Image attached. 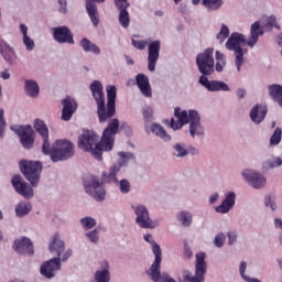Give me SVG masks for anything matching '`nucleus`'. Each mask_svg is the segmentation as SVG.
I'll use <instances>...</instances> for the list:
<instances>
[{"mask_svg": "<svg viewBox=\"0 0 282 282\" xmlns=\"http://www.w3.org/2000/svg\"><path fill=\"white\" fill-rule=\"evenodd\" d=\"M120 131V121L111 119L104 130L101 140L94 131H84L78 138V147L82 151L90 153L95 160H102V151H111L116 134Z\"/></svg>", "mask_w": 282, "mask_h": 282, "instance_id": "1", "label": "nucleus"}, {"mask_svg": "<svg viewBox=\"0 0 282 282\" xmlns=\"http://www.w3.org/2000/svg\"><path fill=\"white\" fill-rule=\"evenodd\" d=\"M215 50L206 48L204 52L197 54L196 65L202 76L198 79L199 85L205 87L208 91H231L230 86L226 82L209 80L207 76L215 74Z\"/></svg>", "mask_w": 282, "mask_h": 282, "instance_id": "2", "label": "nucleus"}, {"mask_svg": "<svg viewBox=\"0 0 282 282\" xmlns=\"http://www.w3.org/2000/svg\"><path fill=\"white\" fill-rule=\"evenodd\" d=\"M185 124H188V133L192 140H203L206 137V129L202 124V116H199L197 110H182L180 107L174 108V118L170 120L171 129L173 131H180Z\"/></svg>", "mask_w": 282, "mask_h": 282, "instance_id": "3", "label": "nucleus"}, {"mask_svg": "<svg viewBox=\"0 0 282 282\" xmlns=\"http://www.w3.org/2000/svg\"><path fill=\"white\" fill-rule=\"evenodd\" d=\"M44 155H50L52 162H65L72 160V156L76 153L74 150V143L67 139L56 140L52 145L50 142L46 148H42Z\"/></svg>", "mask_w": 282, "mask_h": 282, "instance_id": "4", "label": "nucleus"}, {"mask_svg": "<svg viewBox=\"0 0 282 282\" xmlns=\"http://www.w3.org/2000/svg\"><path fill=\"white\" fill-rule=\"evenodd\" d=\"M243 45H248V39L239 32L231 33L225 43L226 50L234 52L237 72H241V67L243 66V63H246L243 55L248 54V51L243 50Z\"/></svg>", "mask_w": 282, "mask_h": 282, "instance_id": "5", "label": "nucleus"}, {"mask_svg": "<svg viewBox=\"0 0 282 282\" xmlns=\"http://www.w3.org/2000/svg\"><path fill=\"white\" fill-rule=\"evenodd\" d=\"M208 270V264L206 263V253L198 252L195 256V272L185 270L178 278L180 282H204V276Z\"/></svg>", "mask_w": 282, "mask_h": 282, "instance_id": "6", "label": "nucleus"}, {"mask_svg": "<svg viewBox=\"0 0 282 282\" xmlns=\"http://www.w3.org/2000/svg\"><path fill=\"white\" fill-rule=\"evenodd\" d=\"M131 209L134 213V223L139 228L155 230V228H160V219L151 218V214L149 213V208L143 204L132 205Z\"/></svg>", "mask_w": 282, "mask_h": 282, "instance_id": "7", "label": "nucleus"}, {"mask_svg": "<svg viewBox=\"0 0 282 282\" xmlns=\"http://www.w3.org/2000/svg\"><path fill=\"white\" fill-rule=\"evenodd\" d=\"M143 240L150 243L151 251L154 254V261L150 267L149 276L151 281H158L160 279V268H162V248L155 242L151 234L143 235Z\"/></svg>", "mask_w": 282, "mask_h": 282, "instance_id": "8", "label": "nucleus"}, {"mask_svg": "<svg viewBox=\"0 0 282 282\" xmlns=\"http://www.w3.org/2000/svg\"><path fill=\"white\" fill-rule=\"evenodd\" d=\"M21 173H23L24 177L30 182L33 188L39 186V182H41V173L43 171V165L39 161H22L20 163Z\"/></svg>", "mask_w": 282, "mask_h": 282, "instance_id": "9", "label": "nucleus"}, {"mask_svg": "<svg viewBox=\"0 0 282 282\" xmlns=\"http://www.w3.org/2000/svg\"><path fill=\"white\" fill-rule=\"evenodd\" d=\"M48 252L53 259H61L63 263L69 261L72 249H65V241L58 234H55L48 243Z\"/></svg>", "mask_w": 282, "mask_h": 282, "instance_id": "10", "label": "nucleus"}, {"mask_svg": "<svg viewBox=\"0 0 282 282\" xmlns=\"http://www.w3.org/2000/svg\"><path fill=\"white\" fill-rule=\"evenodd\" d=\"M240 175L251 188H254L256 191H261L262 188H265L268 184V178L265 175L261 174V172L254 170V169H243L240 172Z\"/></svg>", "mask_w": 282, "mask_h": 282, "instance_id": "11", "label": "nucleus"}, {"mask_svg": "<svg viewBox=\"0 0 282 282\" xmlns=\"http://www.w3.org/2000/svg\"><path fill=\"white\" fill-rule=\"evenodd\" d=\"M117 155H118L117 162L113 163L108 170V173H110L111 182H116V175H118V173H120L122 169L127 166H131L132 164H135L134 153L119 151Z\"/></svg>", "mask_w": 282, "mask_h": 282, "instance_id": "12", "label": "nucleus"}, {"mask_svg": "<svg viewBox=\"0 0 282 282\" xmlns=\"http://www.w3.org/2000/svg\"><path fill=\"white\" fill-rule=\"evenodd\" d=\"M89 89L91 96L97 104V113L99 120H105V90L100 80H93Z\"/></svg>", "mask_w": 282, "mask_h": 282, "instance_id": "13", "label": "nucleus"}, {"mask_svg": "<svg viewBox=\"0 0 282 282\" xmlns=\"http://www.w3.org/2000/svg\"><path fill=\"white\" fill-rule=\"evenodd\" d=\"M63 268V262L61 258H51L50 260L44 261L40 267V274L44 279H55L56 274L61 272Z\"/></svg>", "mask_w": 282, "mask_h": 282, "instance_id": "14", "label": "nucleus"}, {"mask_svg": "<svg viewBox=\"0 0 282 282\" xmlns=\"http://www.w3.org/2000/svg\"><path fill=\"white\" fill-rule=\"evenodd\" d=\"M10 129L19 135L24 149H32V144H34V129L31 126H11Z\"/></svg>", "mask_w": 282, "mask_h": 282, "instance_id": "15", "label": "nucleus"}, {"mask_svg": "<svg viewBox=\"0 0 282 282\" xmlns=\"http://www.w3.org/2000/svg\"><path fill=\"white\" fill-rule=\"evenodd\" d=\"M106 91H107V105L105 106L104 120H99L100 123L109 122V120H111V118L116 116V96H117L116 86L108 85L106 87Z\"/></svg>", "mask_w": 282, "mask_h": 282, "instance_id": "16", "label": "nucleus"}, {"mask_svg": "<svg viewBox=\"0 0 282 282\" xmlns=\"http://www.w3.org/2000/svg\"><path fill=\"white\" fill-rule=\"evenodd\" d=\"M85 191L90 197L96 199V202H102V199H105V185H102L96 176L90 177V180L85 183Z\"/></svg>", "mask_w": 282, "mask_h": 282, "instance_id": "17", "label": "nucleus"}, {"mask_svg": "<svg viewBox=\"0 0 282 282\" xmlns=\"http://www.w3.org/2000/svg\"><path fill=\"white\" fill-rule=\"evenodd\" d=\"M11 184L18 195H22V197H24L25 199L34 197V189H32V186H30V184L23 181V177H21V175H13Z\"/></svg>", "mask_w": 282, "mask_h": 282, "instance_id": "18", "label": "nucleus"}, {"mask_svg": "<svg viewBox=\"0 0 282 282\" xmlns=\"http://www.w3.org/2000/svg\"><path fill=\"white\" fill-rule=\"evenodd\" d=\"M162 47V42L155 40L149 44L148 47V69L149 72H154L158 66V61L160 59V48Z\"/></svg>", "mask_w": 282, "mask_h": 282, "instance_id": "19", "label": "nucleus"}, {"mask_svg": "<svg viewBox=\"0 0 282 282\" xmlns=\"http://www.w3.org/2000/svg\"><path fill=\"white\" fill-rule=\"evenodd\" d=\"M13 250L18 254H25L26 257L34 256V245L28 237H20L13 241Z\"/></svg>", "mask_w": 282, "mask_h": 282, "instance_id": "20", "label": "nucleus"}, {"mask_svg": "<svg viewBox=\"0 0 282 282\" xmlns=\"http://www.w3.org/2000/svg\"><path fill=\"white\" fill-rule=\"evenodd\" d=\"M53 39L56 41V43L68 45H74V34L72 33V30H69V26H56L53 28Z\"/></svg>", "mask_w": 282, "mask_h": 282, "instance_id": "21", "label": "nucleus"}, {"mask_svg": "<svg viewBox=\"0 0 282 282\" xmlns=\"http://www.w3.org/2000/svg\"><path fill=\"white\" fill-rule=\"evenodd\" d=\"M235 204H237V193L229 191L225 194L221 204L214 207V210L220 215H228L235 208Z\"/></svg>", "mask_w": 282, "mask_h": 282, "instance_id": "22", "label": "nucleus"}, {"mask_svg": "<svg viewBox=\"0 0 282 282\" xmlns=\"http://www.w3.org/2000/svg\"><path fill=\"white\" fill-rule=\"evenodd\" d=\"M111 172H102L101 177H104L105 182L108 184H115L121 195H129L131 193V181L127 178L118 180V175H116V181H111Z\"/></svg>", "mask_w": 282, "mask_h": 282, "instance_id": "23", "label": "nucleus"}, {"mask_svg": "<svg viewBox=\"0 0 282 282\" xmlns=\"http://www.w3.org/2000/svg\"><path fill=\"white\" fill-rule=\"evenodd\" d=\"M0 56L9 65H17V50L8 41L0 37Z\"/></svg>", "mask_w": 282, "mask_h": 282, "instance_id": "24", "label": "nucleus"}, {"mask_svg": "<svg viewBox=\"0 0 282 282\" xmlns=\"http://www.w3.org/2000/svg\"><path fill=\"white\" fill-rule=\"evenodd\" d=\"M95 282H111V265L109 261L99 262V268L94 273Z\"/></svg>", "mask_w": 282, "mask_h": 282, "instance_id": "25", "label": "nucleus"}, {"mask_svg": "<svg viewBox=\"0 0 282 282\" xmlns=\"http://www.w3.org/2000/svg\"><path fill=\"white\" fill-rule=\"evenodd\" d=\"M135 84L139 91L144 96V98H153V89L151 88V83L149 77L142 73L135 76Z\"/></svg>", "mask_w": 282, "mask_h": 282, "instance_id": "26", "label": "nucleus"}, {"mask_svg": "<svg viewBox=\"0 0 282 282\" xmlns=\"http://www.w3.org/2000/svg\"><path fill=\"white\" fill-rule=\"evenodd\" d=\"M265 116H268V107L264 105L257 104L249 112V118L253 124H261L265 120Z\"/></svg>", "mask_w": 282, "mask_h": 282, "instance_id": "27", "label": "nucleus"}, {"mask_svg": "<svg viewBox=\"0 0 282 282\" xmlns=\"http://www.w3.org/2000/svg\"><path fill=\"white\" fill-rule=\"evenodd\" d=\"M33 127L43 140L42 149H46L50 143V129L47 128V124H45V121L41 119H35Z\"/></svg>", "mask_w": 282, "mask_h": 282, "instance_id": "28", "label": "nucleus"}, {"mask_svg": "<svg viewBox=\"0 0 282 282\" xmlns=\"http://www.w3.org/2000/svg\"><path fill=\"white\" fill-rule=\"evenodd\" d=\"M63 109H62V120H72V116L76 112L78 105L76 100L70 97H67L62 101Z\"/></svg>", "mask_w": 282, "mask_h": 282, "instance_id": "29", "label": "nucleus"}, {"mask_svg": "<svg viewBox=\"0 0 282 282\" xmlns=\"http://www.w3.org/2000/svg\"><path fill=\"white\" fill-rule=\"evenodd\" d=\"M267 91L272 102H275L276 106L282 108V85L270 84L267 86Z\"/></svg>", "mask_w": 282, "mask_h": 282, "instance_id": "30", "label": "nucleus"}, {"mask_svg": "<svg viewBox=\"0 0 282 282\" xmlns=\"http://www.w3.org/2000/svg\"><path fill=\"white\" fill-rule=\"evenodd\" d=\"M79 47L83 50V52H85V54H94L95 56H100V54H102L100 46L87 37H83L79 41Z\"/></svg>", "mask_w": 282, "mask_h": 282, "instance_id": "31", "label": "nucleus"}, {"mask_svg": "<svg viewBox=\"0 0 282 282\" xmlns=\"http://www.w3.org/2000/svg\"><path fill=\"white\" fill-rule=\"evenodd\" d=\"M259 36H263V28H261V23L254 22L251 24L250 37L247 39V45L249 47H254L259 42Z\"/></svg>", "mask_w": 282, "mask_h": 282, "instance_id": "32", "label": "nucleus"}, {"mask_svg": "<svg viewBox=\"0 0 282 282\" xmlns=\"http://www.w3.org/2000/svg\"><path fill=\"white\" fill-rule=\"evenodd\" d=\"M30 29L24 23L20 24V32L22 34V43L26 50V52H34V47H36V43L34 40L28 34Z\"/></svg>", "mask_w": 282, "mask_h": 282, "instance_id": "33", "label": "nucleus"}, {"mask_svg": "<svg viewBox=\"0 0 282 282\" xmlns=\"http://www.w3.org/2000/svg\"><path fill=\"white\" fill-rule=\"evenodd\" d=\"M86 11L95 28L100 23V15L98 14V6L91 0H86Z\"/></svg>", "mask_w": 282, "mask_h": 282, "instance_id": "34", "label": "nucleus"}, {"mask_svg": "<svg viewBox=\"0 0 282 282\" xmlns=\"http://www.w3.org/2000/svg\"><path fill=\"white\" fill-rule=\"evenodd\" d=\"M41 88L39 87V83L34 79H26L24 82V93L29 98H39V94Z\"/></svg>", "mask_w": 282, "mask_h": 282, "instance_id": "35", "label": "nucleus"}, {"mask_svg": "<svg viewBox=\"0 0 282 282\" xmlns=\"http://www.w3.org/2000/svg\"><path fill=\"white\" fill-rule=\"evenodd\" d=\"M172 155L177 160L188 158V145L183 142H177L172 145Z\"/></svg>", "mask_w": 282, "mask_h": 282, "instance_id": "36", "label": "nucleus"}, {"mask_svg": "<svg viewBox=\"0 0 282 282\" xmlns=\"http://www.w3.org/2000/svg\"><path fill=\"white\" fill-rule=\"evenodd\" d=\"M177 221L183 226V228H191L193 226V213L188 209H183L176 215Z\"/></svg>", "mask_w": 282, "mask_h": 282, "instance_id": "37", "label": "nucleus"}, {"mask_svg": "<svg viewBox=\"0 0 282 282\" xmlns=\"http://www.w3.org/2000/svg\"><path fill=\"white\" fill-rule=\"evenodd\" d=\"M150 131L154 135H156V138L163 140V142H171V137L169 135V133H166V130L164 129V127H162V124L152 123V126L150 127Z\"/></svg>", "mask_w": 282, "mask_h": 282, "instance_id": "38", "label": "nucleus"}, {"mask_svg": "<svg viewBox=\"0 0 282 282\" xmlns=\"http://www.w3.org/2000/svg\"><path fill=\"white\" fill-rule=\"evenodd\" d=\"M215 59H216V64H214V72H217V74H221V72L226 69V65H228L226 55L219 51H216Z\"/></svg>", "mask_w": 282, "mask_h": 282, "instance_id": "39", "label": "nucleus"}, {"mask_svg": "<svg viewBox=\"0 0 282 282\" xmlns=\"http://www.w3.org/2000/svg\"><path fill=\"white\" fill-rule=\"evenodd\" d=\"M14 210H15L17 217H25L30 215L32 210V204L28 200H21L15 205Z\"/></svg>", "mask_w": 282, "mask_h": 282, "instance_id": "40", "label": "nucleus"}, {"mask_svg": "<svg viewBox=\"0 0 282 282\" xmlns=\"http://www.w3.org/2000/svg\"><path fill=\"white\" fill-rule=\"evenodd\" d=\"M282 166V159L279 156H271L263 161L262 163V171H270L272 169H279Z\"/></svg>", "mask_w": 282, "mask_h": 282, "instance_id": "41", "label": "nucleus"}, {"mask_svg": "<svg viewBox=\"0 0 282 282\" xmlns=\"http://www.w3.org/2000/svg\"><path fill=\"white\" fill-rule=\"evenodd\" d=\"M79 225L83 228V230H85V232H87L89 230H94V228H96V226H98V221H96V218H94L91 216H85L79 219Z\"/></svg>", "mask_w": 282, "mask_h": 282, "instance_id": "42", "label": "nucleus"}, {"mask_svg": "<svg viewBox=\"0 0 282 282\" xmlns=\"http://www.w3.org/2000/svg\"><path fill=\"white\" fill-rule=\"evenodd\" d=\"M202 6L207 12H217L224 6V0H202Z\"/></svg>", "mask_w": 282, "mask_h": 282, "instance_id": "43", "label": "nucleus"}, {"mask_svg": "<svg viewBox=\"0 0 282 282\" xmlns=\"http://www.w3.org/2000/svg\"><path fill=\"white\" fill-rule=\"evenodd\" d=\"M84 236L89 243H94L95 246L100 243V229H89L84 234Z\"/></svg>", "mask_w": 282, "mask_h": 282, "instance_id": "44", "label": "nucleus"}, {"mask_svg": "<svg viewBox=\"0 0 282 282\" xmlns=\"http://www.w3.org/2000/svg\"><path fill=\"white\" fill-rule=\"evenodd\" d=\"M226 39H230V29L228 28V25L223 24L220 25V29L216 35V40L221 45L226 42Z\"/></svg>", "mask_w": 282, "mask_h": 282, "instance_id": "45", "label": "nucleus"}, {"mask_svg": "<svg viewBox=\"0 0 282 282\" xmlns=\"http://www.w3.org/2000/svg\"><path fill=\"white\" fill-rule=\"evenodd\" d=\"M131 19L129 18V11L122 9L119 12V23L121 25V28H129V23H130Z\"/></svg>", "mask_w": 282, "mask_h": 282, "instance_id": "46", "label": "nucleus"}, {"mask_svg": "<svg viewBox=\"0 0 282 282\" xmlns=\"http://www.w3.org/2000/svg\"><path fill=\"white\" fill-rule=\"evenodd\" d=\"M281 138H282V130L281 128H276L270 138L271 147H276L278 144H281Z\"/></svg>", "mask_w": 282, "mask_h": 282, "instance_id": "47", "label": "nucleus"}, {"mask_svg": "<svg viewBox=\"0 0 282 282\" xmlns=\"http://www.w3.org/2000/svg\"><path fill=\"white\" fill-rule=\"evenodd\" d=\"M226 243V234L219 232L215 235L214 237V246L216 248H224V245Z\"/></svg>", "mask_w": 282, "mask_h": 282, "instance_id": "48", "label": "nucleus"}, {"mask_svg": "<svg viewBox=\"0 0 282 282\" xmlns=\"http://www.w3.org/2000/svg\"><path fill=\"white\" fill-rule=\"evenodd\" d=\"M67 6V0H57V11L59 12V14H67L69 12Z\"/></svg>", "mask_w": 282, "mask_h": 282, "instance_id": "49", "label": "nucleus"}, {"mask_svg": "<svg viewBox=\"0 0 282 282\" xmlns=\"http://www.w3.org/2000/svg\"><path fill=\"white\" fill-rule=\"evenodd\" d=\"M131 43L137 50H147V45H149L148 41L137 39H132Z\"/></svg>", "mask_w": 282, "mask_h": 282, "instance_id": "50", "label": "nucleus"}, {"mask_svg": "<svg viewBox=\"0 0 282 282\" xmlns=\"http://www.w3.org/2000/svg\"><path fill=\"white\" fill-rule=\"evenodd\" d=\"M269 28H274V30H281V25L276 22V15H270L267 21Z\"/></svg>", "mask_w": 282, "mask_h": 282, "instance_id": "51", "label": "nucleus"}, {"mask_svg": "<svg viewBox=\"0 0 282 282\" xmlns=\"http://www.w3.org/2000/svg\"><path fill=\"white\" fill-rule=\"evenodd\" d=\"M143 120H144L145 124H149V122H151V120H153V110H152V108L143 109Z\"/></svg>", "mask_w": 282, "mask_h": 282, "instance_id": "52", "label": "nucleus"}, {"mask_svg": "<svg viewBox=\"0 0 282 282\" xmlns=\"http://www.w3.org/2000/svg\"><path fill=\"white\" fill-rule=\"evenodd\" d=\"M238 237H239V234H237V231H229L227 234L229 246H235V243H237V238Z\"/></svg>", "mask_w": 282, "mask_h": 282, "instance_id": "53", "label": "nucleus"}, {"mask_svg": "<svg viewBox=\"0 0 282 282\" xmlns=\"http://www.w3.org/2000/svg\"><path fill=\"white\" fill-rule=\"evenodd\" d=\"M154 282H176L175 279H173L171 275L165 273H159V279Z\"/></svg>", "mask_w": 282, "mask_h": 282, "instance_id": "54", "label": "nucleus"}, {"mask_svg": "<svg viewBox=\"0 0 282 282\" xmlns=\"http://www.w3.org/2000/svg\"><path fill=\"white\" fill-rule=\"evenodd\" d=\"M248 268V263H246V261L240 262V267H239V273L241 279H247V274H246V270Z\"/></svg>", "mask_w": 282, "mask_h": 282, "instance_id": "55", "label": "nucleus"}, {"mask_svg": "<svg viewBox=\"0 0 282 282\" xmlns=\"http://www.w3.org/2000/svg\"><path fill=\"white\" fill-rule=\"evenodd\" d=\"M115 4L119 10H127L129 8V2H127V0H115Z\"/></svg>", "mask_w": 282, "mask_h": 282, "instance_id": "56", "label": "nucleus"}, {"mask_svg": "<svg viewBox=\"0 0 282 282\" xmlns=\"http://www.w3.org/2000/svg\"><path fill=\"white\" fill-rule=\"evenodd\" d=\"M265 206L267 208H270L271 210H276V202H274L272 198H267L265 199Z\"/></svg>", "mask_w": 282, "mask_h": 282, "instance_id": "57", "label": "nucleus"}, {"mask_svg": "<svg viewBox=\"0 0 282 282\" xmlns=\"http://www.w3.org/2000/svg\"><path fill=\"white\" fill-rule=\"evenodd\" d=\"M273 226L275 230H280L282 232V218H279V217L274 218Z\"/></svg>", "mask_w": 282, "mask_h": 282, "instance_id": "58", "label": "nucleus"}, {"mask_svg": "<svg viewBox=\"0 0 282 282\" xmlns=\"http://www.w3.org/2000/svg\"><path fill=\"white\" fill-rule=\"evenodd\" d=\"M218 200H219V193H214L209 196L210 206L217 204Z\"/></svg>", "mask_w": 282, "mask_h": 282, "instance_id": "59", "label": "nucleus"}, {"mask_svg": "<svg viewBox=\"0 0 282 282\" xmlns=\"http://www.w3.org/2000/svg\"><path fill=\"white\" fill-rule=\"evenodd\" d=\"M246 94H247V91L243 88H238L236 91V96L239 100L246 98Z\"/></svg>", "mask_w": 282, "mask_h": 282, "instance_id": "60", "label": "nucleus"}, {"mask_svg": "<svg viewBox=\"0 0 282 282\" xmlns=\"http://www.w3.org/2000/svg\"><path fill=\"white\" fill-rule=\"evenodd\" d=\"M0 78L3 80H10V69L6 68L4 70L0 72Z\"/></svg>", "mask_w": 282, "mask_h": 282, "instance_id": "61", "label": "nucleus"}, {"mask_svg": "<svg viewBox=\"0 0 282 282\" xmlns=\"http://www.w3.org/2000/svg\"><path fill=\"white\" fill-rule=\"evenodd\" d=\"M184 257L185 259H193V250L191 248L185 247L184 248Z\"/></svg>", "mask_w": 282, "mask_h": 282, "instance_id": "62", "label": "nucleus"}, {"mask_svg": "<svg viewBox=\"0 0 282 282\" xmlns=\"http://www.w3.org/2000/svg\"><path fill=\"white\" fill-rule=\"evenodd\" d=\"M188 155L197 156V155H199V150L195 147H189L188 148Z\"/></svg>", "mask_w": 282, "mask_h": 282, "instance_id": "63", "label": "nucleus"}, {"mask_svg": "<svg viewBox=\"0 0 282 282\" xmlns=\"http://www.w3.org/2000/svg\"><path fill=\"white\" fill-rule=\"evenodd\" d=\"M6 127H8L7 123H0V139H3L6 135Z\"/></svg>", "mask_w": 282, "mask_h": 282, "instance_id": "64", "label": "nucleus"}]
</instances>
